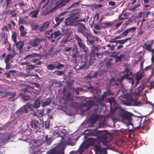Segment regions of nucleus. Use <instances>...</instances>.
<instances>
[{
	"label": "nucleus",
	"mask_w": 154,
	"mask_h": 154,
	"mask_svg": "<svg viewBox=\"0 0 154 154\" xmlns=\"http://www.w3.org/2000/svg\"><path fill=\"white\" fill-rule=\"evenodd\" d=\"M93 62L91 59V55L86 54L85 57L84 61H82L81 62V63H83V64L76 69V71H79L84 69L85 70L88 69L89 66L93 64Z\"/></svg>",
	"instance_id": "f257e3e1"
},
{
	"label": "nucleus",
	"mask_w": 154,
	"mask_h": 154,
	"mask_svg": "<svg viewBox=\"0 0 154 154\" xmlns=\"http://www.w3.org/2000/svg\"><path fill=\"white\" fill-rule=\"evenodd\" d=\"M32 111L33 109V105L31 104H26L20 108L16 112V114L18 117H22L24 115V114L27 113L28 112V109Z\"/></svg>",
	"instance_id": "f03ea898"
},
{
	"label": "nucleus",
	"mask_w": 154,
	"mask_h": 154,
	"mask_svg": "<svg viewBox=\"0 0 154 154\" xmlns=\"http://www.w3.org/2000/svg\"><path fill=\"white\" fill-rule=\"evenodd\" d=\"M75 38L77 42V44L80 49L85 53V56L86 54H88L91 56V54H89V53H88V48L83 43L82 38L77 35H75Z\"/></svg>",
	"instance_id": "7ed1b4c3"
},
{
	"label": "nucleus",
	"mask_w": 154,
	"mask_h": 154,
	"mask_svg": "<svg viewBox=\"0 0 154 154\" xmlns=\"http://www.w3.org/2000/svg\"><path fill=\"white\" fill-rule=\"evenodd\" d=\"M112 95V93L110 91L107 90L105 92H104L102 95L101 97L99 98V103H101V102L106 100V102L107 103H109L111 105H112V102L114 100V99L112 97H109L106 99L108 96H109Z\"/></svg>",
	"instance_id": "20e7f679"
},
{
	"label": "nucleus",
	"mask_w": 154,
	"mask_h": 154,
	"mask_svg": "<svg viewBox=\"0 0 154 154\" xmlns=\"http://www.w3.org/2000/svg\"><path fill=\"white\" fill-rule=\"evenodd\" d=\"M65 103L67 106L74 107L75 103L74 102L73 97L71 93L68 92L64 96Z\"/></svg>",
	"instance_id": "39448f33"
},
{
	"label": "nucleus",
	"mask_w": 154,
	"mask_h": 154,
	"mask_svg": "<svg viewBox=\"0 0 154 154\" xmlns=\"http://www.w3.org/2000/svg\"><path fill=\"white\" fill-rule=\"evenodd\" d=\"M117 114L119 117H121L123 119L129 121L131 119V114L123 109H119Z\"/></svg>",
	"instance_id": "423d86ee"
},
{
	"label": "nucleus",
	"mask_w": 154,
	"mask_h": 154,
	"mask_svg": "<svg viewBox=\"0 0 154 154\" xmlns=\"http://www.w3.org/2000/svg\"><path fill=\"white\" fill-rule=\"evenodd\" d=\"M132 72H129V74L126 73L123 75L120 78H118L117 80L121 83V84H122V82L124 79H128V82L131 83L132 85L133 86L134 84V80L132 78L129 77V76L132 75Z\"/></svg>",
	"instance_id": "0eeeda50"
},
{
	"label": "nucleus",
	"mask_w": 154,
	"mask_h": 154,
	"mask_svg": "<svg viewBox=\"0 0 154 154\" xmlns=\"http://www.w3.org/2000/svg\"><path fill=\"white\" fill-rule=\"evenodd\" d=\"M110 135L107 133H104L101 134L100 136V140L103 144L107 146V144L109 141Z\"/></svg>",
	"instance_id": "6e6552de"
},
{
	"label": "nucleus",
	"mask_w": 154,
	"mask_h": 154,
	"mask_svg": "<svg viewBox=\"0 0 154 154\" xmlns=\"http://www.w3.org/2000/svg\"><path fill=\"white\" fill-rule=\"evenodd\" d=\"M76 18L73 16L68 17L65 19L64 24L67 26H75Z\"/></svg>",
	"instance_id": "1a4fd4ad"
},
{
	"label": "nucleus",
	"mask_w": 154,
	"mask_h": 154,
	"mask_svg": "<svg viewBox=\"0 0 154 154\" xmlns=\"http://www.w3.org/2000/svg\"><path fill=\"white\" fill-rule=\"evenodd\" d=\"M125 97H123L121 100V103L126 106L132 105V101L133 100V97L131 96H125Z\"/></svg>",
	"instance_id": "9d476101"
},
{
	"label": "nucleus",
	"mask_w": 154,
	"mask_h": 154,
	"mask_svg": "<svg viewBox=\"0 0 154 154\" xmlns=\"http://www.w3.org/2000/svg\"><path fill=\"white\" fill-rule=\"evenodd\" d=\"M94 150L98 154H107L106 149V148H101L100 144H95L94 146Z\"/></svg>",
	"instance_id": "9b49d317"
},
{
	"label": "nucleus",
	"mask_w": 154,
	"mask_h": 154,
	"mask_svg": "<svg viewBox=\"0 0 154 154\" xmlns=\"http://www.w3.org/2000/svg\"><path fill=\"white\" fill-rule=\"evenodd\" d=\"M52 4H50L43 11V13L45 15L49 13H50L55 10L59 8V6L56 5L52 8Z\"/></svg>",
	"instance_id": "f8f14e48"
},
{
	"label": "nucleus",
	"mask_w": 154,
	"mask_h": 154,
	"mask_svg": "<svg viewBox=\"0 0 154 154\" xmlns=\"http://www.w3.org/2000/svg\"><path fill=\"white\" fill-rule=\"evenodd\" d=\"M80 33L86 38L90 43H92L93 42V41L90 40V38L92 37L91 32L87 28L82 31Z\"/></svg>",
	"instance_id": "ddd939ff"
},
{
	"label": "nucleus",
	"mask_w": 154,
	"mask_h": 154,
	"mask_svg": "<svg viewBox=\"0 0 154 154\" xmlns=\"http://www.w3.org/2000/svg\"><path fill=\"white\" fill-rule=\"evenodd\" d=\"M42 41L41 38L35 37L33 39L30 41L28 43V45L31 46L32 47H36L40 44Z\"/></svg>",
	"instance_id": "4468645a"
},
{
	"label": "nucleus",
	"mask_w": 154,
	"mask_h": 154,
	"mask_svg": "<svg viewBox=\"0 0 154 154\" xmlns=\"http://www.w3.org/2000/svg\"><path fill=\"white\" fill-rule=\"evenodd\" d=\"M87 103L89 105L88 106L84 105L80 108V110L82 111V112L83 113L89 110L90 108L94 104V101L91 100L88 101Z\"/></svg>",
	"instance_id": "2eb2a0df"
},
{
	"label": "nucleus",
	"mask_w": 154,
	"mask_h": 154,
	"mask_svg": "<svg viewBox=\"0 0 154 154\" xmlns=\"http://www.w3.org/2000/svg\"><path fill=\"white\" fill-rule=\"evenodd\" d=\"M72 58L75 61H77V58L80 56L79 52L78 51V47L76 45H75L74 47L72 49Z\"/></svg>",
	"instance_id": "dca6fc26"
},
{
	"label": "nucleus",
	"mask_w": 154,
	"mask_h": 154,
	"mask_svg": "<svg viewBox=\"0 0 154 154\" xmlns=\"http://www.w3.org/2000/svg\"><path fill=\"white\" fill-rule=\"evenodd\" d=\"M136 28L135 27H131L126 29L121 34L123 37L126 36L128 34H131V35H133V36L134 32L136 30Z\"/></svg>",
	"instance_id": "f3484780"
},
{
	"label": "nucleus",
	"mask_w": 154,
	"mask_h": 154,
	"mask_svg": "<svg viewBox=\"0 0 154 154\" xmlns=\"http://www.w3.org/2000/svg\"><path fill=\"white\" fill-rule=\"evenodd\" d=\"M11 138L10 134H5L3 135V137L0 139V142L2 143L3 145L7 143L8 140Z\"/></svg>",
	"instance_id": "a211bd4d"
},
{
	"label": "nucleus",
	"mask_w": 154,
	"mask_h": 154,
	"mask_svg": "<svg viewBox=\"0 0 154 154\" xmlns=\"http://www.w3.org/2000/svg\"><path fill=\"white\" fill-rule=\"evenodd\" d=\"M16 96V93L15 92L12 93L10 91L6 92L5 95L2 96V97H5L8 96H10L8 98V100L9 101H13L15 100L14 99H12L14 97Z\"/></svg>",
	"instance_id": "6ab92c4d"
},
{
	"label": "nucleus",
	"mask_w": 154,
	"mask_h": 154,
	"mask_svg": "<svg viewBox=\"0 0 154 154\" xmlns=\"http://www.w3.org/2000/svg\"><path fill=\"white\" fill-rule=\"evenodd\" d=\"M39 122L35 119H32L30 122L31 127L37 130L38 128Z\"/></svg>",
	"instance_id": "aec40b11"
},
{
	"label": "nucleus",
	"mask_w": 154,
	"mask_h": 154,
	"mask_svg": "<svg viewBox=\"0 0 154 154\" xmlns=\"http://www.w3.org/2000/svg\"><path fill=\"white\" fill-rule=\"evenodd\" d=\"M75 26L78 27L77 30L79 33H81L82 31L86 28L85 25L81 23H76Z\"/></svg>",
	"instance_id": "412c9836"
},
{
	"label": "nucleus",
	"mask_w": 154,
	"mask_h": 154,
	"mask_svg": "<svg viewBox=\"0 0 154 154\" xmlns=\"http://www.w3.org/2000/svg\"><path fill=\"white\" fill-rule=\"evenodd\" d=\"M49 22L46 21L43 24L42 26L38 28V30L41 32H44L49 26Z\"/></svg>",
	"instance_id": "4be33fe9"
},
{
	"label": "nucleus",
	"mask_w": 154,
	"mask_h": 154,
	"mask_svg": "<svg viewBox=\"0 0 154 154\" xmlns=\"http://www.w3.org/2000/svg\"><path fill=\"white\" fill-rule=\"evenodd\" d=\"M57 0H54L53 2L55 4H57V6H59V8L60 7L64 6L66 4L68 3L70 0H62L61 1L58 3V2L57 1Z\"/></svg>",
	"instance_id": "5701e85b"
},
{
	"label": "nucleus",
	"mask_w": 154,
	"mask_h": 154,
	"mask_svg": "<svg viewBox=\"0 0 154 154\" xmlns=\"http://www.w3.org/2000/svg\"><path fill=\"white\" fill-rule=\"evenodd\" d=\"M15 51H14L13 53H11L8 54L6 57V58L4 60V62H9L10 60L12 59L16 55Z\"/></svg>",
	"instance_id": "b1692460"
},
{
	"label": "nucleus",
	"mask_w": 154,
	"mask_h": 154,
	"mask_svg": "<svg viewBox=\"0 0 154 154\" xmlns=\"http://www.w3.org/2000/svg\"><path fill=\"white\" fill-rule=\"evenodd\" d=\"M64 19V17L61 18L58 16L56 17L55 19L56 23L55 24L54 27H55L60 25L62 21Z\"/></svg>",
	"instance_id": "393cba45"
},
{
	"label": "nucleus",
	"mask_w": 154,
	"mask_h": 154,
	"mask_svg": "<svg viewBox=\"0 0 154 154\" xmlns=\"http://www.w3.org/2000/svg\"><path fill=\"white\" fill-rule=\"evenodd\" d=\"M37 112H35L34 115L35 116L38 117H42L44 115V109H42L41 110H37Z\"/></svg>",
	"instance_id": "a878e982"
},
{
	"label": "nucleus",
	"mask_w": 154,
	"mask_h": 154,
	"mask_svg": "<svg viewBox=\"0 0 154 154\" xmlns=\"http://www.w3.org/2000/svg\"><path fill=\"white\" fill-rule=\"evenodd\" d=\"M39 10L38 9H36L31 11L29 14V15L31 16L32 18H36L38 14Z\"/></svg>",
	"instance_id": "bb28decb"
},
{
	"label": "nucleus",
	"mask_w": 154,
	"mask_h": 154,
	"mask_svg": "<svg viewBox=\"0 0 154 154\" xmlns=\"http://www.w3.org/2000/svg\"><path fill=\"white\" fill-rule=\"evenodd\" d=\"M71 39L69 37V35H65L62 38L61 42L62 43L66 44L67 42H69Z\"/></svg>",
	"instance_id": "cd10ccee"
},
{
	"label": "nucleus",
	"mask_w": 154,
	"mask_h": 154,
	"mask_svg": "<svg viewBox=\"0 0 154 154\" xmlns=\"http://www.w3.org/2000/svg\"><path fill=\"white\" fill-rule=\"evenodd\" d=\"M15 43L17 48L20 51L22 49V48L24 44V43L21 41H19L18 42H16Z\"/></svg>",
	"instance_id": "c85d7f7f"
},
{
	"label": "nucleus",
	"mask_w": 154,
	"mask_h": 154,
	"mask_svg": "<svg viewBox=\"0 0 154 154\" xmlns=\"http://www.w3.org/2000/svg\"><path fill=\"white\" fill-rule=\"evenodd\" d=\"M19 29L20 33V35L22 36H25L27 32L24 31V28L23 26L21 25L19 27Z\"/></svg>",
	"instance_id": "c756f323"
},
{
	"label": "nucleus",
	"mask_w": 154,
	"mask_h": 154,
	"mask_svg": "<svg viewBox=\"0 0 154 154\" xmlns=\"http://www.w3.org/2000/svg\"><path fill=\"white\" fill-rule=\"evenodd\" d=\"M133 37V35H131V36H130V37L127 38L125 39L118 40L117 43L120 44H124L125 43H126L128 41L131 40Z\"/></svg>",
	"instance_id": "7c9ffc66"
},
{
	"label": "nucleus",
	"mask_w": 154,
	"mask_h": 154,
	"mask_svg": "<svg viewBox=\"0 0 154 154\" xmlns=\"http://www.w3.org/2000/svg\"><path fill=\"white\" fill-rule=\"evenodd\" d=\"M152 45L149 43H145L143 46V47L147 51H149L152 49Z\"/></svg>",
	"instance_id": "2f4dec72"
},
{
	"label": "nucleus",
	"mask_w": 154,
	"mask_h": 154,
	"mask_svg": "<svg viewBox=\"0 0 154 154\" xmlns=\"http://www.w3.org/2000/svg\"><path fill=\"white\" fill-rule=\"evenodd\" d=\"M83 90V88L80 87H78L75 88L74 87H73L72 89V91L74 92L76 95L79 94V91L81 92Z\"/></svg>",
	"instance_id": "473e14b6"
},
{
	"label": "nucleus",
	"mask_w": 154,
	"mask_h": 154,
	"mask_svg": "<svg viewBox=\"0 0 154 154\" xmlns=\"http://www.w3.org/2000/svg\"><path fill=\"white\" fill-rule=\"evenodd\" d=\"M101 29V28L99 25L97 24L94 25V29H93V33L96 35H97L98 34V32L96 30H100Z\"/></svg>",
	"instance_id": "72a5a7b5"
},
{
	"label": "nucleus",
	"mask_w": 154,
	"mask_h": 154,
	"mask_svg": "<svg viewBox=\"0 0 154 154\" xmlns=\"http://www.w3.org/2000/svg\"><path fill=\"white\" fill-rule=\"evenodd\" d=\"M113 24L112 22L107 21L105 23H102L101 25H105V26H103V27L104 28H106L108 27L111 26L113 25Z\"/></svg>",
	"instance_id": "f704fd0d"
},
{
	"label": "nucleus",
	"mask_w": 154,
	"mask_h": 154,
	"mask_svg": "<svg viewBox=\"0 0 154 154\" xmlns=\"http://www.w3.org/2000/svg\"><path fill=\"white\" fill-rule=\"evenodd\" d=\"M94 139L91 138H88L87 140L88 146H89L93 145L94 144Z\"/></svg>",
	"instance_id": "c9c22d12"
},
{
	"label": "nucleus",
	"mask_w": 154,
	"mask_h": 154,
	"mask_svg": "<svg viewBox=\"0 0 154 154\" xmlns=\"http://www.w3.org/2000/svg\"><path fill=\"white\" fill-rule=\"evenodd\" d=\"M30 150L32 151L33 152V154H36V152H37L36 150L37 149V146L32 145L30 147Z\"/></svg>",
	"instance_id": "e433bc0d"
},
{
	"label": "nucleus",
	"mask_w": 154,
	"mask_h": 154,
	"mask_svg": "<svg viewBox=\"0 0 154 154\" xmlns=\"http://www.w3.org/2000/svg\"><path fill=\"white\" fill-rule=\"evenodd\" d=\"M51 100L49 99H47L45 101L42 102V106L43 107H45L50 105Z\"/></svg>",
	"instance_id": "4c0bfd02"
},
{
	"label": "nucleus",
	"mask_w": 154,
	"mask_h": 154,
	"mask_svg": "<svg viewBox=\"0 0 154 154\" xmlns=\"http://www.w3.org/2000/svg\"><path fill=\"white\" fill-rule=\"evenodd\" d=\"M34 106H33V107L35 108H38L40 106V101L38 99H36L35 101L34 102Z\"/></svg>",
	"instance_id": "58836bf2"
},
{
	"label": "nucleus",
	"mask_w": 154,
	"mask_h": 154,
	"mask_svg": "<svg viewBox=\"0 0 154 154\" xmlns=\"http://www.w3.org/2000/svg\"><path fill=\"white\" fill-rule=\"evenodd\" d=\"M26 66L27 67L26 68V70H31L35 68L38 67H39L38 66H35V65L32 64L27 65H26Z\"/></svg>",
	"instance_id": "ea45409f"
},
{
	"label": "nucleus",
	"mask_w": 154,
	"mask_h": 154,
	"mask_svg": "<svg viewBox=\"0 0 154 154\" xmlns=\"http://www.w3.org/2000/svg\"><path fill=\"white\" fill-rule=\"evenodd\" d=\"M15 10H14L13 11L9 10L8 12V13L9 14H10V17H14L16 16L17 14L14 12Z\"/></svg>",
	"instance_id": "a19ab883"
},
{
	"label": "nucleus",
	"mask_w": 154,
	"mask_h": 154,
	"mask_svg": "<svg viewBox=\"0 0 154 154\" xmlns=\"http://www.w3.org/2000/svg\"><path fill=\"white\" fill-rule=\"evenodd\" d=\"M132 105L134 106H140L142 104V103L140 101H137L133 100L132 101Z\"/></svg>",
	"instance_id": "79ce46f5"
},
{
	"label": "nucleus",
	"mask_w": 154,
	"mask_h": 154,
	"mask_svg": "<svg viewBox=\"0 0 154 154\" xmlns=\"http://www.w3.org/2000/svg\"><path fill=\"white\" fill-rule=\"evenodd\" d=\"M17 37V34L16 32H13L12 33V41L16 43L17 42L16 39Z\"/></svg>",
	"instance_id": "37998d69"
},
{
	"label": "nucleus",
	"mask_w": 154,
	"mask_h": 154,
	"mask_svg": "<svg viewBox=\"0 0 154 154\" xmlns=\"http://www.w3.org/2000/svg\"><path fill=\"white\" fill-rule=\"evenodd\" d=\"M47 68L48 70L52 71L55 68V66L54 64H50L47 65Z\"/></svg>",
	"instance_id": "c03bdc74"
},
{
	"label": "nucleus",
	"mask_w": 154,
	"mask_h": 154,
	"mask_svg": "<svg viewBox=\"0 0 154 154\" xmlns=\"http://www.w3.org/2000/svg\"><path fill=\"white\" fill-rule=\"evenodd\" d=\"M144 75L143 73H140L136 75L135 79L136 81H140L143 77Z\"/></svg>",
	"instance_id": "a18cd8bd"
},
{
	"label": "nucleus",
	"mask_w": 154,
	"mask_h": 154,
	"mask_svg": "<svg viewBox=\"0 0 154 154\" xmlns=\"http://www.w3.org/2000/svg\"><path fill=\"white\" fill-rule=\"evenodd\" d=\"M74 81L72 79H69L66 82V85L67 86L70 88H71L74 83Z\"/></svg>",
	"instance_id": "49530a36"
},
{
	"label": "nucleus",
	"mask_w": 154,
	"mask_h": 154,
	"mask_svg": "<svg viewBox=\"0 0 154 154\" xmlns=\"http://www.w3.org/2000/svg\"><path fill=\"white\" fill-rule=\"evenodd\" d=\"M54 38H57V37L61 35L60 31L57 30V31L54 32Z\"/></svg>",
	"instance_id": "de8ad7c7"
},
{
	"label": "nucleus",
	"mask_w": 154,
	"mask_h": 154,
	"mask_svg": "<svg viewBox=\"0 0 154 154\" xmlns=\"http://www.w3.org/2000/svg\"><path fill=\"white\" fill-rule=\"evenodd\" d=\"M38 56V54L37 53H33L32 54H29L27 55H26L25 58H32L34 57H36Z\"/></svg>",
	"instance_id": "09e8293b"
},
{
	"label": "nucleus",
	"mask_w": 154,
	"mask_h": 154,
	"mask_svg": "<svg viewBox=\"0 0 154 154\" xmlns=\"http://www.w3.org/2000/svg\"><path fill=\"white\" fill-rule=\"evenodd\" d=\"M64 73V72L62 71L56 70L53 72V73H56L57 75H61Z\"/></svg>",
	"instance_id": "8fccbe9b"
},
{
	"label": "nucleus",
	"mask_w": 154,
	"mask_h": 154,
	"mask_svg": "<svg viewBox=\"0 0 154 154\" xmlns=\"http://www.w3.org/2000/svg\"><path fill=\"white\" fill-rule=\"evenodd\" d=\"M45 140L47 142V144H50L52 142L51 139V138H49L47 135H46L45 137Z\"/></svg>",
	"instance_id": "3c124183"
},
{
	"label": "nucleus",
	"mask_w": 154,
	"mask_h": 154,
	"mask_svg": "<svg viewBox=\"0 0 154 154\" xmlns=\"http://www.w3.org/2000/svg\"><path fill=\"white\" fill-rule=\"evenodd\" d=\"M21 94L22 95L23 99L24 101H28L30 99V97L29 96L25 95L24 93H22Z\"/></svg>",
	"instance_id": "603ef678"
},
{
	"label": "nucleus",
	"mask_w": 154,
	"mask_h": 154,
	"mask_svg": "<svg viewBox=\"0 0 154 154\" xmlns=\"http://www.w3.org/2000/svg\"><path fill=\"white\" fill-rule=\"evenodd\" d=\"M80 2H81L80 1H79L78 2H76L74 3L70 6L69 7L68 9H69L72 7H76L78 6L79 5V4L80 3Z\"/></svg>",
	"instance_id": "864d4df0"
},
{
	"label": "nucleus",
	"mask_w": 154,
	"mask_h": 154,
	"mask_svg": "<svg viewBox=\"0 0 154 154\" xmlns=\"http://www.w3.org/2000/svg\"><path fill=\"white\" fill-rule=\"evenodd\" d=\"M149 88L151 90L154 88V82L153 81H151L149 82Z\"/></svg>",
	"instance_id": "5fc2aeb1"
},
{
	"label": "nucleus",
	"mask_w": 154,
	"mask_h": 154,
	"mask_svg": "<svg viewBox=\"0 0 154 154\" xmlns=\"http://www.w3.org/2000/svg\"><path fill=\"white\" fill-rule=\"evenodd\" d=\"M64 66V65L61 63H58L57 65L55 66V68L57 69H61V68H63Z\"/></svg>",
	"instance_id": "6e6d98bb"
},
{
	"label": "nucleus",
	"mask_w": 154,
	"mask_h": 154,
	"mask_svg": "<svg viewBox=\"0 0 154 154\" xmlns=\"http://www.w3.org/2000/svg\"><path fill=\"white\" fill-rule=\"evenodd\" d=\"M60 137H61V141L59 143L58 146L57 147H60L61 146H64L63 141L64 139V137L62 136Z\"/></svg>",
	"instance_id": "4d7b16f0"
},
{
	"label": "nucleus",
	"mask_w": 154,
	"mask_h": 154,
	"mask_svg": "<svg viewBox=\"0 0 154 154\" xmlns=\"http://www.w3.org/2000/svg\"><path fill=\"white\" fill-rule=\"evenodd\" d=\"M124 54H121L119 56H117L116 57V61H121L122 60L121 58L124 57Z\"/></svg>",
	"instance_id": "13d9d810"
},
{
	"label": "nucleus",
	"mask_w": 154,
	"mask_h": 154,
	"mask_svg": "<svg viewBox=\"0 0 154 154\" xmlns=\"http://www.w3.org/2000/svg\"><path fill=\"white\" fill-rule=\"evenodd\" d=\"M30 26L32 30H35L38 27V26L36 24H32V25H30Z\"/></svg>",
	"instance_id": "bf43d9fd"
},
{
	"label": "nucleus",
	"mask_w": 154,
	"mask_h": 154,
	"mask_svg": "<svg viewBox=\"0 0 154 154\" xmlns=\"http://www.w3.org/2000/svg\"><path fill=\"white\" fill-rule=\"evenodd\" d=\"M118 40H116V39L115 38H111L110 39V40L109 41L110 43H117Z\"/></svg>",
	"instance_id": "052dcab7"
},
{
	"label": "nucleus",
	"mask_w": 154,
	"mask_h": 154,
	"mask_svg": "<svg viewBox=\"0 0 154 154\" xmlns=\"http://www.w3.org/2000/svg\"><path fill=\"white\" fill-rule=\"evenodd\" d=\"M150 13V11H149L148 12L146 13L144 12L143 13V17L145 18H147L148 17L149 14Z\"/></svg>",
	"instance_id": "680f3d73"
},
{
	"label": "nucleus",
	"mask_w": 154,
	"mask_h": 154,
	"mask_svg": "<svg viewBox=\"0 0 154 154\" xmlns=\"http://www.w3.org/2000/svg\"><path fill=\"white\" fill-rule=\"evenodd\" d=\"M123 23V22H122L117 23L115 26L114 29H117Z\"/></svg>",
	"instance_id": "e2e57ef3"
},
{
	"label": "nucleus",
	"mask_w": 154,
	"mask_h": 154,
	"mask_svg": "<svg viewBox=\"0 0 154 154\" xmlns=\"http://www.w3.org/2000/svg\"><path fill=\"white\" fill-rule=\"evenodd\" d=\"M22 91H23L24 93H30V94H31V93L30 90L28 88H24L23 90H22Z\"/></svg>",
	"instance_id": "0e129e2a"
},
{
	"label": "nucleus",
	"mask_w": 154,
	"mask_h": 154,
	"mask_svg": "<svg viewBox=\"0 0 154 154\" xmlns=\"http://www.w3.org/2000/svg\"><path fill=\"white\" fill-rule=\"evenodd\" d=\"M53 83L57 84H59L60 85L58 86L59 87H60L62 86V84L58 82V81L56 80H54L53 81Z\"/></svg>",
	"instance_id": "69168bd1"
},
{
	"label": "nucleus",
	"mask_w": 154,
	"mask_h": 154,
	"mask_svg": "<svg viewBox=\"0 0 154 154\" xmlns=\"http://www.w3.org/2000/svg\"><path fill=\"white\" fill-rule=\"evenodd\" d=\"M6 66L5 67V69H8L11 68V63H9L8 62H5Z\"/></svg>",
	"instance_id": "338daca9"
},
{
	"label": "nucleus",
	"mask_w": 154,
	"mask_h": 154,
	"mask_svg": "<svg viewBox=\"0 0 154 154\" xmlns=\"http://www.w3.org/2000/svg\"><path fill=\"white\" fill-rule=\"evenodd\" d=\"M72 49V48L71 47H67L64 49V51L65 52H67L70 51Z\"/></svg>",
	"instance_id": "774afa93"
}]
</instances>
